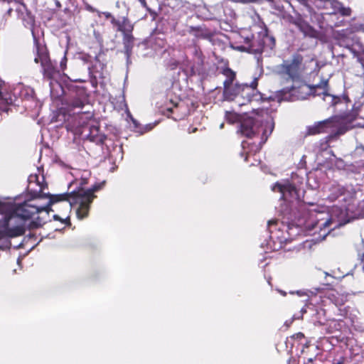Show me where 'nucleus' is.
Listing matches in <instances>:
<instances>
[{
    "label": "nucleus",
    "instance_id": "obj_36",
    "mask_svg": "<svg viewBox=\"0 0 364 364\" xmlns=\"http://www.w3.org/2000/svg\"><path fill=\"white\" fill-rule=\"evenodd\" d=\"M53 218H54L55 220H60L59 216H58V215H53Z\"/></svg>",
    "mask_w": 364,
    "mask_h": 364
},
{
    "label": "nucleus",
    "instance_id": "obj_44",
    "mask_svg": "<svg viewBox=\"0 0 364 364\" xmlns=\"http://www.w3.org/2000/svg\"><path fill=\"white\" fill-rule=\"evenodd\" d=\"M223 126H224V124H223V123H222V124L220 125V129H223Z\"/></svg>",
    "mask_w": 364,
    "mask_h": 364
},
{
    "label": "nucleus",
    "instance_id": "obj_18",
    "mask_svg": "<svg viewBox=\"0 0 364 364\" xmlns=\"http://www.w3.org/2000/svg\"><path fill=\"white\" fill-rule=\"evenodd\" d=\"M330 191L331 195L328 197L331 200H334L344 194L345 188L339 184L333 183L331 186Z\"/></svg>",
    "mask_w": 364,
    "mask_h": 364
},
{
    "label": "nucleus",
    "instance_id": "obj_23",
    "mask_svg": "<svg viewBox=\"0 0 364 364\" xmlns=\"http://www.w3.org/2000/svg\"><path fill=\"white\" fill-rule=\"evenodd\" d=\"M111 23L114 27H117V30L119 31V26H121L122 21L117 20L114 17H112Z\"/></svg>",
    "mask_w": 364,
    "mask_h": 364
},
{
    "label": "nucleus",
    "instance_id": "obj_9",
    "mask_svg": "<svg viewBox=\"0 0 364 364\" xmlns=\"http://www.w3.org/2000/svg\"><path fill=\"white\" fill-rule=\"evenodd\" d=\"M272 191L280 193V199L288 203L297 200L299 198L295 186L289 182L276 183L272 187Z\"/></svg>",
    "mask_w": 364,
    "mask_h": 364
},
{
    "label": "nucleus",
    "instance_id": "obj_42",
    "mask_svg": "<svg viewBox=\"0 0 364 364\" xmlns=\"http://www.w3.org/2000/svg\"><path fill=\"white\" fill-rule=\"evenodd\" d=\"M173 105V107H177L178 106V103L177 102H171Z\"/></svg>",
    "mask_w": 364,
    "mask_h": 364
},
{
    "label": "nucleus",
    "instance_id": "obj_37",
    "mask_svg": "<svg viewBox=\"0 0 364 364\" xmlns=\"http://www.w3.org/2000/svg\"><path fill=\"white\" fill-rule=\"evenodd\" d=\"M301 312L302 314L306 313V309L305 308H302L301 310Z\"/></svg>",
    "mask_w": 364,
    "mask_h": 364
},
{
    "label": "nucleus",
    "instance_id": "obj_43",
    "mask_svg": "<svg viewBox=\"0 0 364 364\" xmlns=\"http://www.w3.org/2000/svg\"><path fill=\"white\" fill-rule=\"evenodd\" d=\"M89 10L91 11H95V10L90 6L89 7Z\"/></svg>",
    "mask_w": 364,
    "mask_h": 364
},
{
    "label": "nucleus",
    "instance_id": "obj_7",
    "mask_svg": "<svg viewBox=\"0 0 364 364\" xmlns=\"http://www.w3.org/2000/svg\"><path fill=\"white\" fill-rule=\"evenodd\" d=\"M257 78H255L250 85L246 83L240 85V88L238 90L240 97L237 100L239 106L245 105L253 101L258 102L262 100V94L257 90Z\"/></svg>",
    "mask_w": 364,
    "mask_h": 364
},
{
    "label": "nucleus",
    "instance_id": "obj_13",
    "mask_svg": "<svg viewBox=\"0 0 364 364\" xmlns=\"http://www.w3.org/2000/svg\"><path fill=\"white\" fill-rule=\"evenodd\" d=\"M327 4L333 9V14L339 13L344 16H349L351 14L350 8L343 6V4L338 0H329Z\"/></svg>",
    "mask_w": 364,
    "mask_h": 364
},
{
    "label": "nucleus",
    "instance_id": "obj_45",
    "mask_svg": "<svg viewBox=\"0 0 364 364\" xmlns=\"http://www.w3.org/2000/svg\"><path fill=\"white\" fill-rule=\"evenodd\" d=\"M192 30H195V31H199V29H198V28H192Z\"/></svg>",
    "mask_w": 364,
    "mask_h": 364
},
{
    "label": "nucleus",
    "instance_id": "obj_10",
    "mask_svg": "<svg viewBox=\"0 0 364 364\" xmlns=\"http://www.w3.org/2000/svg\"><path fill=\"white\" fill-rule=\"evenodd\" d=\"M81 134L90 141L96 144H103L106 136L100 134L99 128L96 125L88 124L82 127Z\"/></svg>",
    "mask_w": 364,
    "mask_h": 364
},
{
    "label": "nucleus",
    "instance_id": "obj_2",
    "mask_svg": "<svg viewBox=\"0 0 364 364\" xmlns=\"http://www.w3.org/2000/svg\"><path fill=\"white\" fill-rule=\"evenodd\" d=\"M274 127V124L272 119H267L264 123L257 118L247 117L240 121V132L243 136L248 138L254 137L262 132L258 144L252 146L250 151L256 153L261 149L262 145L267 141Z\"/></svg>",
    "mask_w": 364,
    "mask_h": 364
},
{
    "label": "nucleus",
    "instance_id": "obj_34",
    "mask_svg": "<svg viewBox=\"0 0 364 364\" xmlns=\"http://www.w3.org/2000/svg\"><path fill=\"white\" fill-rule=\"evenodd\" d=\"M139 2L141 4V5L144 6V7H146V2L145 0H139Z\"/></svg>",
    "mask_w": 364,
    "mask_h": 364
},
{
    "label": "nucleus",
    "instance_id": "obj_4",
    "mask_svg": "<svg viewBox=\"0 0 364 364\" xmlns=\"http://www.w3.org/2000/svg\"><path fill=\"white\" fill-rule=\"evenodd\" d=\"M327 80H322L320 83L314 85H309L302 84L296 87L291 86V87H286L279 92L278 97L282 100L285 101H294L304 100L309 95H316L318 90H323L324 93L326 90Z\"/></svg>",
    "mask_w": 364,
    "mask_h": 364
},
{
    "label": "nucleus",
    "instance_id": "obj_46",
    "mask_svg": "<svg viewBox=\"0 0 364 364\" xmlns=\"http://www.w3.org/2000/svg\"><path fill=\"white\" fill-rule=\"evenodd\" d=\"M338 364H340V363H338Z\"/></svg>",
    "mask_w": 364,
    "mask_h": 364
},
{
    "label": "nucleus",
    "instance_id": "obj_14",
    "mask_svg": "<svg viewBox=\"0 0 364 364\" xmlns=\"http://www.w3.org/2000/svg\"><path fill=\"white\" fill-rule=\"evenodd\" d=\"M264 43L262 38L254 39L246 50L251 53L260 54L264 48Z\"/></svg>",
    "mask_w": 364,
    "mask_h": 364
},
{
    "label": "nucleus",
    "instance_id": "obj_31",
    "mask_svg": "<svg viewBox=\"0 0 364 364\" xmlns=\"http://www.w3.org/2000/svg\"><path fill=\"white\" fill-rule=\"evenodd\" d=\"M55 5L56 6V9H59L61 8V4L58 0H53Z\"/></svg>",
    "mask_w": 364,
    "mask_h": 364
},
{
    "label": "nucleus",
    "instance_id": "obj_11",
    "mask_svg": "<svg viewBox=\"0 0 364 364\" xmlns=\"http://www.w3.org/2000/svg\"><path fill=\"white\" fill-rule=\"evenodd\" d=\"M354 31L352 28L338 31L335 33V38L346 47H349L356 41L355 36L353 35Z\"/></svg>",
    "mask_w": 364,
    "mask_h": 364
},
{
    "label": "nucleus",
    "instance_id": "obj_16",
    "mask_svg": "<svg viewBox=\"0 0 364 364\" xmlns=\"http://www.w3.org/2000/svg\"><path fill=\"white\" fill-rule=\"evenodd\" d=\"M119 27L120 28L118 31L122 32L123 33V36H132V32L133 31L134 26L127 18H123L121 26Z\"/></svg>",
    "mask_w": 364,
    "mask_h": 364
},
{
    "label": "nucleus",
    "instance_id": "obj_28",
    "mask_svg": "<svg viewBox=\"0 0 364 364\" xmlns=\"http://www.w3.org/2000/svg\"><path fill=\"white\" fill-rule=\"evenodd\" d=\"M38 181V176L36 175L35 176H29V178H28V181H29V186H31V183L34 181Z\"/></svg>",
    "mask_w": 364,
    "mask_h": 364
},
{
    "label": "nucleus",
    "instance_id": "obj_40",
    "mask_svg": "<svg viewBox=\"0 0 364 364\" xmlns=\"http://www.w3.org/2000/svg\"><path fill=\"white\" fill-rule=\"evenodd\" d=\"M167 111L172 112L173 111V107H168L167 108Z\"/></svg>",
    "mask_w": 364,
    "mask_h": 364
},
{
    "label": "nucleus",
    "instance_id": "obj_15",
    "mask_svg": "<svg viewBox=\"0 0 364 364\" xmlns=\"http://www.w3.org/2000/svg\"><path fill=\"white\" fill-rule=\"evenodd\" d=\"M134 37L133 36H123V45L124 49V53L127 57V63H129V59L132 55V48L134 46Z\"/></svg>",
    "mask_w": 364,
    "mask_h": 364
},
{
    "label": "nucleus",
    "instance_id": "obj_29",
    "mask_svg": "<svg viewBox=\"0 0 364 364\" xmlns=\"http://www.w3.org/2000/svg\"><path fill=\"white\" fill-rule=\"evenodd\" d=\"M102 14L105 16V17L106 18H107V19H110V20H111V19H112V17H114V16L112 15V14H111V13H109V12H102Z\"/></svg>",
    "mask_w": 364,
    "mask_h": 364
},
{
    "label": "nucleus",
    "instance_id": "obj_32",
    "mask_svg": "<svg viewBox=\"0 0 364 364\" xmlns=\"http://www.w3.org/2000/svg\"><path fill=\"white\" fill-rule=\"evenodd\" d=\"M277 220H269L268 221V227L270 228L271 225H274V224H276L277 223Z\"/></svg>",
    "mask_w": 364,
    "mask_h": 364
},
{
    "label": "nucleus",
    "instance_id": "obj_27",
    "mask_svg": "<svg viewBox=\"0 0 364 364\" xmlns=\"http://www.w3.org/2000/svg\"><path fill=\"white\" fill-rule=\"evenodd\" d=\"M66 61H67V58L65 56L63 57V58L62 59V60L60 61V68L61 69L63 70L65 68V65H66Z\"/></svg>",
    "mask_w": 364,
    "mask_h": 364
},
{
    "label": "nucleus",
    "instance_id": "obj_22",
    "mask_svg": "<svg viewBox=\"0 0 364 364\" xmlns=\"http://www.w3.org/2000/svg\"><path fill=\"white\" fill-rule=\"evenodd\" d=\"M225 118L230 123H235L239 120V116L237 114L230 112H226Z\"/></svg>",
    "mask_w": 364,
    "mask_h": 364
},
{
    "label": "nucleus",
    "instance_id": "obj_33",
    "mask_svg": "<svg viewBox=\"0 0 364 364\" xmlns=\"http://www.w3.org/2000/svg\"><path fill=\"white\" fill-rule=\"evenodd\" d=\"M87 183V179L86 178H82L81 181L80 183V185L82 186H84V185H85Z\"/></svg>",
    "mask_w": 364,
    "mask_h": 364
},
{
    "label": "nucleus",
    "instance_id": "obj_21",
    "mask_svg": "<svg viewBox=\"0 0 364 364\" xmlns=\"http://www.w3.org/2000/svg\"><path fill=\"white\" fill-rule=\"evenodd\" d=\"M262 41H265L264 46H267L269 47L271 49L275 45V39L272 36H269L267 35L262 38Z\"/></svg>",
    "mask_w": 364,
    "mask_h": 364
},
{
    "label": "nucleus",
    "instance_id": "obj_26",
    "mask_svg": "<svg viewBox=\"0 0 364 364\" xmlns=\"http://www.w3.org/2000/svg\"><path fill=\"white\" fill-rule=\"evenodd\" d=\"M38 221L36 222V223H37V225H41L42 223H46V218L45 216H42V217L38 216Z\"/></svg>",
    "mask_w": 364,
    "mask_h": 364
},
{
    "label": "nucleus",
    "instance_id": "obj_5",
    "mask_svg": "<svg viewBox=\"0 0 364 364\" xmlns=\"http://www.w3.org/2000/svg\"><path fill=\"white\" fill-rule=\"evenodd\" d=\"M36 56L34 61L36 63H41L43 68V74L45 79L50 80L49 85L51 92L55 86H60L58 78L59 77V72L55 69L53 63L50 61L48 53L45 48L37 46Z\"/></svg>",
    "mask_w": 364,
    "mask_h": 364
},
{
    "label": "nucleus",
    "instance_id": "obj_30",
    "mask_svg": "<svg viewBox=\"0 0 364 364\" xmlns=\"http://www.w3.org/2000/svg\"><path fill=\"white\" fill-rule=\"evenodd\" d=\"M239 2L247 4V3H252L256 2L257 0H238Z\"/></svg>",
    "mask_w": 364,
    "mask_h": 364
},
{
    "label": "nucleus",
    "instance_id": "obj_3",
    "mask_svg": "<svg viewBox=\"0 0 364 364\" xmlns=\"http://www.w3.org/2000/svg\"><path fill=\"white\" fill-rule=\"evenodd\" d=\"M355 116L346 115L341 117H335L331 119L319 122L308 129L309 134H316L326 132L328 128H333L335 135H341L345 134L349 129L356 127L354 123Z\"/></svg>",
    "mask_w": 364,
    "mask_h": 364
},
{
    "label": "nucleus",
    "instance_id": "obj_12",
    "mask_svg": "<svg viewBox=\"0 0 364 364\" xmlns=\"http://www.w3.org/2000/svg\"><path fill=\"white\" fill-rule=\"evenodd\" d=\"M240 88V84L235 83L234 86L228 87L223 90V97L225 100L235 101L237 104V100L240 97V92L238 90Z\"/></svg>",
    "mask_w": 364,
    "mask_h": 364
},
{
    "label": "nucleus",
    "instance_id": "obj_24",
    "mask_svg": "<svg viewBox=\"0 0 364 364\" xmlns=\"http://www.w3.org/2000/svg\"><path fill=\"white\" fill-rule=\"evenodd\" d=\"M73 106L74 107L82 108L83 106H84V104H83V102L80 100L76 99V100H73Z\"/></svg>",
    "mask_w": 364,
    "mask_h": 364
},
{
    "label": "nucleus",
    "instance_id": "obj_8",
    "mask_svg": "<svg viewBox=\"0 0 364 364\" xmlns=\"http://www.w3.org/2000/svg\"><path fill=\"white\" fill-rule=\"evenodd\" d=\"M332 223L333 220L331 218L316 217L315 221L312 223L308 222L306 227L310 230L319 229V237L323 240L330 233L331 230L341 225V223H336L333 228H330Z\"/></svg>",
    "mask_w": 364,
    "mask_h": 364
},
{
    "label": "nucleus",
    "instance_id": "obj_20",
    "mask_svg": "<svg viewBox=\"0 0 364 364\" xmlns=\"http://www.w3.org/2000/svg\"><path fill=\"white\" fill-rule=\"evenodd\" d=\"M23 21L24 26L26 27L30 28L31 29V32H32V35L33 36L36 48H37V46H39V45H38V43L35 36L34 31L33 28V25H34V18L32 16H31L29 14H26V18L23 17Z\"/></svg>",
    "mask_w": 364,
    "mask_h": 364
},
{
    "label": "nucleus",
    "instance_id": "obj_17",
    "mask_svg": "<svg viewBox=\"0 0 364 364\" xmlns=\"http://www.w3.org/2000/svg\"><path fill=\"white\" fill-rule=\"evenodd\" d=\"M223 75L226 77L224 80L223 85L224 89L228 87L234 86V81L235 80V73L230 68H225L223 70Z\"/></svg>",
    "mask_w": 364,
    "mask_h": 364
},
{
    "label": "nucleus",
    "instance_id": "obj_6",
    "mask_svg": "<svg viewBox=\"0 0 364 364\" xmlns=\"http://www.w3.org/2000/svg\"><path fill=\"white\" fill-rule=\"evenodd\" d=\"M303 57L300 54H294L289 60H284L277 67L278 73L283 75H287L292 81L300 78L302 71Z\"/></svg>",
    "mask_w": 364,
    "mask_h": 364
},
{
    "label": "nucleus",
    "instance_id": "obj_41",
    "mask_svg": "<svg viewBox=\"0 0 364 364\" xmlns=\"http://www.w3.org/2000/svg\"><path fill=\"white\" fill-rule=\"evenodd\" d=\"M359 150H360V151H363V152H364V147H363V146H362V147H360V148L358 149V151H359Z\"/></svg>",
    "mask_w": 364,
    "mask_h": 364
},
{
    "label": "nucleus",
    "instance_id": "obj_38",
    "mask_svg": "<svg viewBox=\"0 0 364 364\" xmlns=\"http://www.w3.org/2000/svg\"><path fill=\"white\" fill-rule=\"evenodd\" d=\"M297 294L299 295V296H303L304 294L300 291H297Z\"/></svg>",
    "mask_w": 364,
    "mask_h": 364
},
{
    "label": "nucleus",
    "instance_id": "obj_25",
    "mask_svg": "<svg viewBox=\"0 0 364 364\" xmlns=\"http://www.w3.org/2000/svg\"><path fill=\"white\" fill-rule=\"evenodd\" d=\"M279 211L283 215H287V213H289V204H286L284 207L282 206L281 208L279 209Z\"/></svg>",
    "mask_w": 364,
    "mask_h": 364
},
{
    "label": "nucleus",
    "instance_id": "obj_1",
    "mask_svg": "<svg viewBox=\"0 0 364 364\" xmlns=\"http://www.w3.org/2000/svg\"><path fill=\"white\" fill-rule=\"evenodd\" d=\"M105 182L94 185L89 189L80 187L70 194H44L40 186L38 192L35 191L31 199L19 204H9L0 201V213H5L3 220H0V238L14 237L21 235L25 231V220L35 214L43 213L48 215L52 210L50 206L58 201L67 200L70 207L76 206V214L79 219L87 216L90 204L95 196L94 193L104 186Z\"/></svg>",
    "mask_w": 364,
    "mask_h": 364
},
{
    "label": "nucleus",
    "instance_id": "obj_19",
    "mask_svg": "<svg viewBox=\"0 0 364 364\" xmlns=\"http://www.w3.org/2000/svg\"><path fill=\"white\" fill-rule=\"evenodd\" d=\"M328 82V81L327 80V82ZM328 84L327 83L326 92L323 93V90H318L316 92V95H323V100L325 102H327L328 104H329L331 105H333L337 102L338 99L336 97H334L333 95L328 94Z\"/></svg>",
    "mask_w": 364,
    "mask_h": 364
},
{
    "label": "nucleus",
    "instance_id": "obj_39",
    "mask_svg": "<svg viewBox=\"0 0 364 364\" xmlns=\"http://www.w3.org/2000/svg\"><path fill=\"white\" fill-rule=\"evenodd\" d=\"M246 144H247V143H246V142H245V141H243V142H242V145L243 149H245V148Z\"/></svg>",
    "mask_w": 364,
    "mask_h": 364
},
{
    "label": "nucleus",
    "instance_id": "obj_35",
    "mask_svg": "<svg viewBox=\"0 0 364 364\" xmlns=\"http://www.w3.org/2000/svg\"><path fill=\"white\" fill-rule=\"evenodd\" d=\"M277 291L284 296L287 295V293L282 290L278 289Z\"/></svg>",
    "mask_w": 364,
    "mask_h": 364
}]
</instances>
